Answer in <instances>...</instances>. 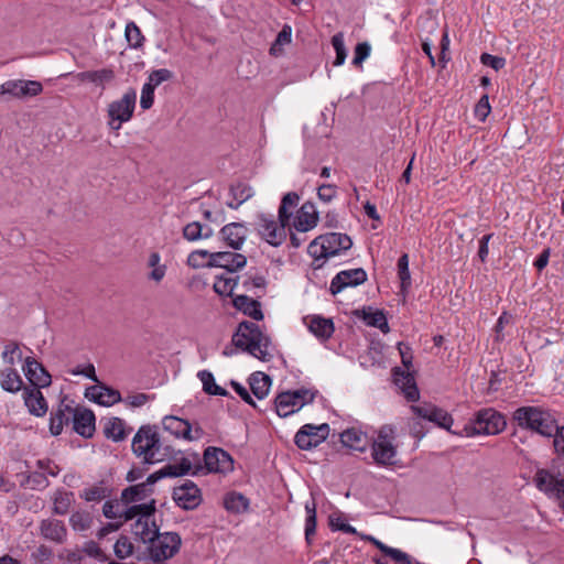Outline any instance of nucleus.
<instances>
[{
  "label": "nucleus",
  "instance_id": "obj_34",
  "mask_svg": "<svg viewBox=\"0 0 564 564\" xmlns=\"http://www.w3.org/2000/svg\"><path fill=\"white\" fill-rule=\"evenodd\" d=\"M53 513L57 516H65L75 501L74 494L64 489H58L53 494Z\"/></svg>",
  "mask_w": 564,
  "mask_h": 564
},
{
  "label": "nucleus",
  "instance_id": "obj_39",
  "mask_svg": "<svg viewBox=\"0 0 564 564\" xmlns=\"http://www.w3.org/2000/svg\"><path fill=\"white\" fill-rule=\"evenodd\" d=\"M368 540L378 550H380L382 553H384L387 556L391 557L395 562H398L400 564H412L411 556L409 554H406L405 552H403V551H401L399 549H394V547L388 546L387 544L382 543L380 540H378V539H376L373 536H368Z\"/></svg>",
  "mask_w": 564,
  "mask_h": 564
},
{
  "label": "nucleus",
  "instance_id": "obj_35",
  "mask_svg": "<svg viewBox=\"0 0 564 564\" xmlns=\"http://www.w3.org/2000/svg\"><path fill=\"white\" fill-rule=\"evenodd\" d=\"M308 328L317 338L322 340L330 338L335 329L333 321L322 316H313L308 324Z\"/></svg>",
  "mask_w": 564,
  "mask_h": 564
},
{
  "label": "nucleus",
  "instance_id": "obj_60",
  "mask_svg": "<svg viewBox=\"0 0 564 564\" xmlns=\"http://www.w3.org/2000/svg\"><path fill=\"white\" fill-rule=\"evenodd\" d=\"M231 193L235 195L236 202H229L227 205L234 209L238 208L245 200H247L251 196L250 188L243 186L231 187Z\"/></svg>",
  "mask_w": 564,
  "mask_h": 564
},
{
  "label": "nucleus",
  "instance_id": "obj_46",
  "mask_svg": "<svg viewBox=\"0 0 564 564\" xmlns=\"http://www.w3.org/2000/svg\"><path fill=\"white\" fill-rule=\"evenodd\" d=\"M135 546L127 535H120L113 544V554L118 560H126L134 554Z\"/></svg>",
  "mask_w": 564,
  "mask_h": 564
},
{
  "label": "nucleus",
  "instance_id": "obj_21",
  "mask_svg": "<svg viewBox=\"0 0 564 564\" xmlns=\"http://www.w3.org/2000/svg\"><path fill=\"white\" fill-rule=\"evenodd\" d=\"M23 371L32 388H45L48 387L52 382L51 375L43 367V365L35 360L33 357L25 358Z\"/></svg>",
  "mask_w": 564,
  "mask_h": 564
},
{
  "label": "nucleus",
  "instance_id": "obj_6",
  "mask_svg": "<svg viewBox=\"0 0 564 564\" xmlns=\"http://www.w3.org/2000/svg\"><path fill=\"white\" fill-rule=\"evenodd\" d=\"M507 427L506 416L494 408L478 410L464 425L460 436L497 435Z\"/></svg>",
  "mask_w": 564,
  "mask_h": 564
},
{
  "label": "nucleus",
  "instance_id": "obj_38",
  "mask_svg": "<svg viewBox=\"0 0 564 564\" xmlns=\"http://www.w3.org/2000/svg\"><path fill=\"white\" fill-rule=\"evenodd\" d=\"M249 383L252 393L261 400L269 393L271 379L268 375L259 371L251 375Z\"/></svg>",
  "mask_w": 564,
  "mask_h": 564
},
{
  "label": "nucleus",
  "instance_id": "obj_4",
  "mask_svg": "<svg viewBox=\"0 0 564 564\" xmlns=\"http://www.w3.org/2000/svg\"><path fill=\"white\" fill-rule=\"evenodd\" d=\"M512 420L522 430L550 437L552 429L555 427L556 419L547 409L535 405H524L513 411Z\"/></svg>",
  "mask_w": 564,
  "mask_h": 564
},
{
  "label": "nucleus",
  "instance_id": "obj_32",
  "mask_svg": "<svg viewBox=\"0 0 564 564\" xmlns=\"http://www.w3.org/2000/svg\"><path fill=\"white\" fill-rule=\"evenodd\" d=\"M340 442L344 446L358 452H365L367 447L366 434L355 427L345 430L340 434Z\"/></svg>",
  "mask_w": 564,
  "mask_h": 564
},
{
  "label": "nucleus",
  "instance_id": "obj_31",
  "mask_svg": "<svg viewBox=\"0 0 564 564\" xmlns=\"http://www.w3.org/2000/svg\"><path fill=\"white\" fill-rule=\"evenodd\" d=\"M68 522L74 532L85 534L93 528L94 517L89 511L78 509L72 512Z\"/></svg>",
  "mask_w": 564,
  "mask_h": 564
},
{
  "label": "nucleus",
  "instance_id": "obj_41",
  "mask_svg": "<svg viewBox=\"0 0 564 564\" xmlns=\"http://www.w3.org/2000/svg\"><path fill=\"white\" fill-rule=\"evenodd\" d=\"M232 273H223L215 278L214 291L221 296H230L237 285L238 278L231 276Z\"/></svg>",
  "mask_w": 564,
  "mask_h": 564
},
{
  "label": "nucleus",
  "instance_id": "obj_63",
  "mask_svg": "<svg viewBox=\"0 0 564 564\" xmlns=\"http://www.w3.org/2000/svg\"><path fill=\"white\" fill-rule=\"evenodd\" d=\"M318 198L325 203L332 202L337 195V186L333 184H323L317 188Z\"/></svg>",
  "mask_w": 564,
  "mask_h": 564
},
{
  "label": "nucleus",
  "instance_id": "obj_45",
  "mask_svg": "<svg viewBox=\"0 0 564 564\" xmlns=\"http://www.w3.org/2000/svg\"><path fill=\"white\" fill-rule=\"evenodd\" d=\"M110 495V490L102 482L83 489L79 497L87 502H99Z\"/></svg>",
  "mask_w": 564,
  "mask_h": 564
},
{
  "label": "nucleus",
  "instance_id": "obj_51",
  "mask_svg": "<svg viewBox=\"0 0 564 564\" xmlns=\"http://www.w3.org/2000/svg\"><path fill=\"white\" fill-rule=\"evenodd\" d=\"M332 45L336 52V58L334 61V66H340L345 63L347 57V50L345 46L344 33L338 32L332 37Z\"/></svg>",
  "mask_w": 564,
  "mask_h": 564
},
{
  "label": "nucleus",
  "instance_id": "obj_24",
  "mask_svg": "<svg viewBox=\"0 0 564 564\" xmlns=\"http://www.w3.org/2000/svg\"><path fill=\"white\" fill-rule=\"evenodd\" d=\"M248 229L241 223H230L224 226L219 236L221 240L234 250H239L247 239Z\"/></svg>",
  "mask_w": 564,
  "mask_h": 564
},
{
  "label": "nucleus",
  "instance_id": "obj_55",
  "mask_svg": "<svg viewBox=\"0 0 564 564\" xmlns=\"http://www.w3.org/2000/svg\"><path fill=\"white\" fill-rule=\"evenodd\" d=\"M491 111L488 95H482L478 102L475 105L474 115L480 121L484 122Z\"/></svg>",
  "mask_w": 564,
  "mask_h": 564
},
{
  "label": "nucleus",
  "instance_id": "obj_42",
  "mask_svg": "<svg viewBox=\"0 0 564 564\" xmlns=\"http://www.w3.org/2000/svg\"><path fill=\"white\" fill-rule=\"evenodd\" d=\"M224 506L227 511L242 513L249 508V500L241 494L231 492L225 497Z\"/></svg>",
  "mask_w": 564,
  "mask_h": 564
},
{
  "label": "nucleus",
  "instance_id": "obj_49",
  "mask_svg": "<svg viewBox=\"0 0 564 564\" xmlns=\"http://www.w3.org/2000/svg\"><path fill=\"white\" fill-rule=\"evenodd\" d=\"M306 520H305V539L311 543V536L315 534L316 530V503L314 500L305 503Z\"/></svg>",
  "mask_w": 564,
  "mask_h": 564
},
{
  "label": "nucleus",
  "instance_id": "obj_30",
  "mask_svg": "<svg viewBox=\"0 0 564 564\" xmlns=\"http://www.w3.org/2000/svg\"><path fill=\"white\" fill-rule=\"evenodd\" d=\"M234 306L242 312L245 315L253 318L254 321H262L263 313L261 311L260 302L247 295H237L232 300Z\"/></svg>",
  "mask_w": 564,
  "mask_h": 564
},
{
  "label": "nucleus",
  "instance_id": "obj_25",
  "mask_svg": "<svg viewBox=\"0 0 564 564\" xmlns=\"http://www.w3.org/2000/svg\"><path fill=\"white\" fill-rule=\"evenodd\" d=\"M85 395L91 401L104 406H111L122 401L121 394L118 390H115L104 384H96L89 387Z\"/></svg>",
  "mask_w": 564,
  "mask_h": 564
},
{
  "label": "nucleus",
  "instance_id": "obj_9",
  "mask_svg": "<svg viewBox=\"0 0 564 564\" xmlns=\"http://www.w3.org/2000/svg\"><path fill=\"white\" fill-rule=\"evenodd\" d=\"M182 545V539L176 532H159L148 546L150 560L155 564H166L174 557Z\"/></svg>",
  "mask_w": 564,
  "mask_h": 564
},
{
  "label": "nucleus",
  "instance_id": "obj_47",
  "mask_svg": "<svg viewBox=\"0 0 564 564\" xmlns=\"http://www.w3.org/2000/svg\"><path fill=\"white\" fill-rule=\"evenodd\" d=\"M80 549H82L84 557L88 556V557L94 558L101 563H105L108 561L107 554L104 552V550L100 547V545L94 540L85 541L82 544Z\"/></svg>",
  "mask_w": 564,
  "mask_h": 564
},
{
  "label": "nucleus",
  "instance_id": "obj_52",
  "mask_svg": "<svg viewBox=\"0 0 564 564\" xmlns=\"http://www.w3.org/2000/svg\"><path fill=\"white\" fill-rule=\"evenodd\" d=\"M398 275L401 281V289L405 291L411 285L409 256L406 253L402 254L398 260Z\"/></svg>",
  "mask_w": 564,
  "mask_h": 564
},
{
  "label": "nucleus",
  "instance_id": "obj_13",
  "mask_svg": "<svg viewBox=\"0 0 564 564\" xmlns=\"http://www.w3.org/2000/svg\"><path fill=\"white\" fill-rule=\"evenodd\" d=\"M43 91V85L37 80L9 79L0 85V97L8 95L14 99L32 98Z\"/></svg>",
  "mask_w": 564,
  "mask_h": 564
},
{
  "label": "nucleus",
  "instance_id": "obj_20",
  "mask_svg": "<svg viewBox=\"0 0 564 564\" xmlns=\"http://www.w3.org/2000/svg\"><path fill=\"white\" fill-rule=\"evenodd\" d=\"M173 499L178 507L192 510L200 503V490L193 481L187 480L184 485L174 488Z\"/></svg>",
  "mask_w": 564,
  "mask_h": 564
},
{
  "label": "nucleus",
  "instance_id": "obj_15",
  "mask_svg": "<svg viewBox=\"0 0 564 564\" xmlns=\"http://www.w3.org/2000/svg\"><path fill=\"white\" fill-rule=\"evenodd\" d=\"M205 466L210 473H229L234 469L232 457L223 448L208 447L204 453Z\"/></svg>",
  "mask_w": 564,
  "mask_h": 564
},
{
  "label": "nucleus",
  "instance_id": "obj_40",
  "mask_svg": "<svg viewBox=\"0 0 564 564\" xmlns=\"http://www.w3.org/2000/svg\"><path fill=\"white\" fill-rule=\"evenodd\" d=\"M105 436L113 442L123 441L127 437L123 420L111 417L105 423Z\"/></svg>",
  "mask_w": 564,
  "mask_h": 564
},
{
  "label": "nucleus",
  "instance_id": "obj_2",
  "mask_svg": "<svg viewBox=\"0 0 564 564\" xmlns=\"http://www.w3.org/2000/svg\"><path fill=\"white\" fill-rule=\"evenodd\" d=\"M132 451L148 464L165 460L171 456L170 446L164 445L156 430L152 426H141L132 440Z\"/></svg>",
  "mask_w": 564,
  "mask_h": 564
},
{
  "label": "nucleus",
  "instance_id": "obj_22",
  "mask_svg": "<svg viewBox=\"0 0 564 564\" xmlns=\"http://www.w3.org/2000/svg\"><path fill=\"white\" fill-rule=\"evenodd\" d=\"M95 421V414L91 410L79 406L73 408V430L80 436L90 438L94 435Z\"/></svg>",
  "mask_w": 564,
  "mask_h": 564
},
{
  "label": "nucleus",
  "instance_id": "obj_16",
  "mask_svg": "<svg viewBox=\"0 0 564 564\" xmlns=\"http://www.w3.org/2000/svg\"><path fill=\"white\" fill-rule=\"evenodd\" d=\"M163 427L176 437L187 441H197L203 436V430L199 426L193 429L188 421L177 416H165Z\"/></svg>",
  "mask_w": 564,
  "mask_h": 564
},
{
  "label": "nucleus",
  "instance_id": "obj_12",
  "mask_svg": "<svg viewBox=\"0 0 564 564\" xmlns=\"http://www.w3.org/2000/svg\"><path fill=\"white\" fill-rule=\"evenodd\" d=\"M289 224H282L275 220L272 215L260 214L257 216L254 228L258 235L270 246L279 247L286 239L285 227Z\"/></svg>",
  "mask_w": 564,
  "mask_h": 564
},
{
  "label": "nucleus",
  "instance_id": "obj_44",
  "mask_svg": "<svg viewBox=\"0 0 564 564\" xmlns=\"http://www.w3.org/2000/svg\"><path fill=\"white\" fill-rule=\"evenodd\" d=\"M198 378L203 383V390L212 395L225 397L228 394L227 390L216 384L213 373L208 370H202L198 372Z\"/></svg>",
  "mask_w": 564,
  "mask_h": 564
},
{
  "label": "nucleus",
  "instance_id": "obj_56",
  "mask_svg": "<svg viewBox=\"0 0 564 564\" xmlns=\"http://www.w3.org/2000/svg\"><path fill=\"white\" fill-rule=\"evenodd\" d=\"M172 77L173 73L166 68L155 69L149 75L147 84L155 88L163 82L170 80Z\"/></svg>",
  "mask_w": 564,
  "mask_h": 564
},
{
  "label": "nucleus",
  "instance_id": "obj_1",
  "mask_svg": "<svg viewBox=\"0 0 564 564\" xmlns=\"http://www.w3.org/2000/svg\"><path fill=\"white\" fill-rule=\"evenodd\" d=\"M192 470V462L182 457L174 464H169L160 470L148 476L144 482L130 486L121 492V501L124 505H140L148 502V498L152 495V486L164 477H180L189 474Z\"/></svg>",
  "mask_w": 564,
  "mask_h": 564
},
{
  "label": "nucleus",
  "instance_id": "obj_17",
  "mask_svg": "<svg viewBox=\"0 0 564 564\" xmlns=\"http://www.w3.org/2000/svg\"><path fill=\"white\" fill-rule=\"evenodd\" d=\"M367 281V273L364 269H351L338 272L332 280L329 291L336 295L346 288L358 286Z\"/></svg>",
  "mask_w": 564,
  "mask_h": 564
},
{
  "label": "nucleus",
  "instance_id": "obj_27",
  "mask_svg": "<svg viewBox=\"0 0 564 564\" xmlns=\"http://www.w3.org/2000/svg\"><path fill=\"white\" fill-rule=\"evenodd\" d=\"M317 213L311 203L302 205L294 220V227L297 231L306 232L317 225Z\"/></svg>",
  "mask_w": 564,
  "mask_h": 564
},
{
  "label": "nucleus",
  "instance_id": "obj_10",
  "mask_svg": "<svg viewBox=\"0 0 564 564\" xmlns=\"http://www.w3.org/2000/svg\"><path fill=\"white\" fill-rule=\"evenodd\" d=\"M135 101V90L129 89L120 99L113 100L108 105L107 113L109 117L108 126L110 129L119 130L122 123L128 122L132 118Z\"/></svg>",
  "mask_w": 564,
  "mask_h": 564
},
{
  "label": "nucleus",
  "instance_id": "obj_18",
  "mask_svg": "<svg viewBox=\"0 0 564 564\" xmlns=\"http://www.w3.org/2000/svg\"><path fill=\"white\" fill-rule=\"evenodd\" d=\"M247 264V258L238 252L218 251L210 253V260L206 261L207 267H217L234 273Z\"/></svg>",
  "mask_w": 564,
  "mask_h": 564
},
{
  "label": "nucleus",
  "instance_id": "obj_29",
  "mask_svg": "<svg viewBox=\"0 0 564 564\" xmlns=\"http://www.w3.org/2000/svg\"><path fill=\"white\" fill-rule=\"evenodd\" d=\"M75 77L79 83H91L104 89L105 85L115 78V73L110 68H101L97 70L82 72Z\"/></svg>",
  "mask_w": 564,
  "mask_h": 564
},
{
  "label": "nucleus",
  "instance_id": "obj_53",
  "mask_svg": "<svg viewBox=\"0 0 564 564\" xmlns=\"http://www.w3.org/2000/svg\"><path fill=\"white\" fill-rule=\"evenodd\" d=\"M2 360L4 364L12 367L17 360L22 358V352L19 347V344L15 341H10L4 346V350L2 351Z\"/></svg>",
  "mask_w": 564,
  "mask_h": 564
},
{
  "label": "nucleus",
  "instance_id": "obj_7",
  "mask_svg": "<svg viewBox=\"0 0 564 564\" xmlns=\"http://www.w3.org/2000/svg\"><path fill=\"white\" fill-rule=\"evenodd\" d=\"M352 241L349 236L340 232H328L315 238L307 248V252L315 262L336 257L349 250Z\"/></svg>",
  "mask_w": 564,
  "mask_h": 564
},
{
  "label": "nucleus",
  "instance_id": "obj_8",
  "mask_svg": "<svg viewBox=\"0 0 564 564\" xmlns=\"http://www.w3.org/2000/svg\"><path fill=\"white\" fill-rule=\"evenodd\" d=\"M316 394L317 390L305 388L283 391L275 397V412L280 417H286L312 403Z\"/></svg>",
  "mask_w": 564,
  "mask_h": 564
},
{
  "label": "nucleus",
  "instance_id": "obj_23",
  "mask_svg": "<svg viewBox=\"0 0 564 564\" xmlns=\"http://www.w3.org/2000/svg\"><path fill=\"white\" fill-rule=\"evenodd\" d=\"M411 410L419 417H422L424 420L433 422L436 425H438L440 427L449 430V427L453 424L452 416L448 415V413L445 412L444 410L438 409L434 405H431V404L412 405Z\"/></svg>",
  "mask_w": 564,
  "mask_h": 564
},
{
  "label": "nucleus",
  "instance_id": "obj_57",
  "mask_svg": "<svg viewBox=\"0 0 564 564\" xmlns=\"http://www.w3.org/2000/svg\"><path fill=\"white\" fill-rule=\"evenodd\" d=\"M210 253L212 252H209L207 250H203V249L195 250L189 253V256L187 258V264L192 268L204 267V265H206L205 260H207V261L210 260Z\"/></svg>",
  "mask_w": 564,
  "mask_h": 564
},
{
  "label": "nucleus",
  "instance_id": "obj_5",
  "mask_svg": "<svg viewBox=\"0 0 564 564\" xmlns=\"http://www.w3.org/2000/svg\"><path fill=\"white\" fill-rule=\"evenodd\" d=\"M154 511V499L140 505L128 506L124 509V521L135 519V522L132 524V533L148 545L160 532L159 527L152 519Z\"/></svg>",
  "mask_w": 564,
  "mask_h": 564
},
{
  "label": "nucleus",
  "instance_id": "obj_50",
  "mask_svg": "<svg viewBox=\"0 0 564 564\" xmlns=\"http://www.w3.org/2000/svg\"><path fill=\"white\" fill-rule=\"evenodd\" d=\"M124 35L130 47L139 48L143 45L144 36L134 22H129L126 25Z\"/></svg>",
  "mask_w": 564,
  "mask_h": 564
},
{
  "label": "nucleus",
  "instance_id": "obj_26",
  "mask_svg": "<svg viewBox=\"0 0 564 564\" xmlns=\"http://www.w3.org/2000/svg\"><path fill=\"white\" fill-rule=\"evenodd\" d=\"M23 399L30 413L36 416H43L47 412V402L37 388H25Z\"/></svg>",
  "mask_w": 564,
  "mask_h": 564
},
{
  "label": "nucleus",
  "instance_id": "obj_61",
  "mask_svg": "<svg viewBox=\"0 0 564 564\" xmlns=\"http://www.w3.org/2000/svg\"><path fill=\"white\" fill-rule=\"evenodd\" d=\"M480 62L488 67L494 68L495 70H500L506 65V58L502 56L491 55L489 53H482L480 55Z\"/></svg>",
  "mask_w": 564,
  "mask_h": 564
},
{
  "label": "nucleus",
  "instance_id": "obj_54",
  "mask_svg": "<svg viewBox=\"0 0 564 564\" xmlns=\"http://www.w3.org/2000/svg\"><path fill=\"white\" fill-rule=\"evenodd\" d=\"M550 437H553L554 452L558 456L564 455V426H560L556 420Z\"/></svg>",
  "mask_w": 564,
  "mask_h": 564
},
{
  "label": "nucleus",
  "instance_id": "obj_36",
  "mask_svg": "<svg viewBox=\"0 0 564 564\" xmlns=\"http://www.w3.org/2000/svg\"><path fill=\"white\" fill-rule=\"evenodd\" d=\"M394 382L409 401H416L419 399V389L412 375L395 372Z\"/></svg>",
  "mask_w": 564,
  "mask_h": 564
},
{
  "label": "nucleus",
  "instance_id": "obj_59",
  "mask_svg": "<svg viewBox=\"0 0 564 564\" xmlns=\"http://www.w3.org/2000/svg\"><path fill=\"white\" fill-rule=\"evenodd\" d=\"M371 46L368 42L358 43L354 51L352 64L355 66L361 65L370 55Z\"/></svg>",
  "mask_w": 564,
  "mask_h": 564
},
{
  "label": "nucleus",
  "instance_id": "obj_64",
  "mask_svg": "<svg viewBox=\"0 0 564 564\" xmlns=\"http://www.w3.org/2000/svg\"><path fill=\"white\" fill-rule=\"evenodd\" d=\"M242 285L247 291H252L253 289H264L267 285V280L263 275L260 274L249 276L246 280H243Z\"/></svg>",
  "mask_w": 564,
  "mask_h": 564
},
{
  "label": "nucleus",
  "instance_id": "obj_3",
  "mask_svg": "<svg viewBox=\"0 0 564 564\" xmlns=\"http://www.w3.org/2000/svg\"><path fill=\"white\" fill-rule=\"evenodd\" d=\"M232 343L237 348L248 351L260 360L267 361L271 357L270 338L253 322H241L232 336Z\"/></svg>",
  "mask_w": 564,
  "mask_h": 564
},
{
  "label": "nucleus",
  "instance_id": "obj_43",
  "mask_svg": "<svg viewBox=\"0 0 564 564\" xmlns=\"http://www.w3.org/2000/svg\"><path fill=\"white\" fill-rule=\"evenodd\" d=\"M299 199V195L294 192H290L283 196L278 215V218L282 224H289L290 217L292 215L289 209L294 208L297 205Z\"/></svg>",
  "mask_w": 564,
  "mask_h": 564
},
{
  "label": "nucleus",
  "instance_id": "obj_11",
  "mask_svg": "<svg viewBox=\"0 0 564 564\" xmlns=\"http://www.w3.org/2000/svg\"><path fill=\"white\" fill-rule=\"evenodd\" d=\"M393 430L382 426L377 438L371 444V457L379 466H391L395 464L397 447L393 444Z\"/></svg>",
  "mask_w": 564,
  "mask_h": 564
},
{
  "label": "nucleus",
  "instance_id": "obj_14",
  "mask_svg": "<svg viewBox=\"0 0 564 564\" xmlns=\"http://www.w3.org/2000/svg\"><path fill=\"white\" fill-rule=\"evenodd\" d=\"M329 433L327 423L305 424L295 434L294 442L300 449L310 451L324 442Z\"/></svg>",
  "mask_w": 564,
  "mask_h": 564
},
{
  "label": "nucleus",
  "instance_id": "obj_33",
  "mask_svg": "<svg viewBox=\"0 0 564 564\" xmlns=\"http://www.w3.org/2000/svg\"><path fill=\"white\" fill-rule=\"evenodd\" d=\"M0 386L7 392L17 393L22 389L23 381L15 369L8 367L0 372Z\"/></svg>",
  "mask_w": 564,
  "mask_h": 564
},
{
  "label": "nucleus",
  "instance_id": "obj_28",
  "mask_svg": "<svg viewBox=\"0 0 564 564\" xmlns=\"http://www.w3.org/2000/svg\"><path fill=\"white\" fill-rule=\"evenodd\" d=\"M73 406L62 402L56 410L51 413L50 431L52 435H59L64 425L72 421Z\"/></svg>",
  "mask_w": 564,
  "mask_h": 564
},
{
  "label": "nucleus",
  "instance_id": "obj_19",
  "mask_svg": "<svg viewBox=\"0 0 564 564\" xmlns=\"http://www.w3.org/2000/svg\"><path fill=\"white\" fill-rule=\"evenodd\" d=\"M40 535L50 542L64 544L67 541V528L62 520L46 518L39 523Z\"/></svg>",
  "mask_w": 564,
  "mask_h": 564
},
{
  "label": "nucleus",
  "instance_id": "obj_48",
  "mask_svg": "<svg viewBox=\"0 0 564 564\" xmlns=\"http://www.w3.org/2000/svg\"><path fill=\"white\" fill-rule=\"evenodd\" d=\"M364 321L368 326L377 327L383 333L389 332V325L382 311L364 312Z\"/></svg>",
  "mask_w": 564,
  "mask_h": 564
},
{
  "label": "nucleus",
  "instance_id": "obj_37",
  "mask_svg": "<svg viewBox=\"0 0 564 564\" xmlns=\"http://www.w3.org/2000/svg\"><path fill=\"white\" fill-rule=\"evenodd\" d=\"M214 231L209 226L203 225L199 221L188 223L183 228V237L187 241H197L199 239H208L213 236Z\"/></svg>",
  "mask_w": 564,
  "mask_h": 564
},
{
  "label": "nucleus",
  "instance_id": "obj_58",
  "mask_svg": "<svg viewBox=\"0 0 564 564\" xmlns=\"http://www.w3.org/2000/svg\"><path fill=\"white\" fill-rule=\"evenodd\" d=\"M52 556V550L47 545L41 544L32 552L31 560L33 564H46L50 562Z\"/></svg>",
  "mask_w": 564,
  "mask_h": 564
},
{
  "label": "nucleus",
  "instance_id": "obj_62",
  "mask_svg": "<svg viewBox=\"0 0 564 564\" xmlns=\"http://www.w3.org/2000/svg\"><path fill=\"white\" fill-rule=\"evenodd\" d=\"M154 89L152 86L147 83L143 85L141 90L140 106L142 109L147 110L153 106L154 102Z\"/></svg>",
  "mask_w": 564,
  "mask_h": 564
}]
</instances>
